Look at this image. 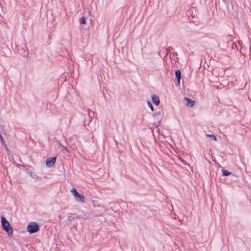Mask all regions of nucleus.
<instances>
[{
  "label": "nucleus",
  "instance_id": "4468645a",
  "mask_svg": "<svg viewBox=\"0 0 251 251\" xmlns=\"http://www.w3.org/2000/svg\"><path fill=\"white\" fill-rule=\"evenodd\" d=\"M30 176L32 178H33V179H35V180H38V179H40V177H38L36 174H33L32 173H30Z\"/></svg>",
  "mask_w": 251,
  "mask_h": 251
},
{
  "label": "nucleus",
  "instance_id": "b1692460",
  "mask_svg": "<svg viewBox=\"0 0 251 251\" xmlns=\"http://www.w3.org/2000/svg\"><path fill=\"white\" fill-rule=\"evenodd\" d=\"M215 76H216V77H219V75H215Z\"/></svg>",
  "mask_w": 251,
  "mask_h": 251
},
{
  "label": "nucleus",
  "instance_id": "20e7f679",
  "mask_svg": "<svg viewBox=\"0 0 251 251\" xmlns=\"http://www.w3.org/2000/svg\"><path fill=\"white\" fill-rule=\"evenodd\" d=\"M74 197L75 201H77V202L84 203L85 201V197L83 194L78 193L77 196H75Z\"/></svg>",
  "mask_w": 251,
  "mask_h": 251
},
{
  "label": "nucleus",
  "instance_id": "6e6552de",
  "mask_svg": "<svg viewBox=\"0 0 251 251\" xmlns=\"http://www.w3.org/2000/svg\"><path fill=\"white\" fill-rule=\"evenodd\" d=\"M152 100L154 104L158 105L160 103V99L158 96L155 95H152L151 96Z\"/></svg>",
  "mask_w": 251,
  "mask_h": 251
},
{
  "label": "nucleus",
  "instance_id": "5701e85b",
  "mask_svg": "<svg viewBox=\"0 0 251 251\" xmlns=\"http://www.w3.org/2000/svg\"><path fill=\"white\" fill-rule=\"evenodd\" d=\"M180 80L181 79H177V83L176 84V85H179L180 84Z\"/></svg>",
  "mask_w": 251,
  "mask_h": 251
},
{
  "label": "nucleus",
  "instance_id": "aec40b11",
  "mask_svg": "<svg viewBox=\"0 0 251 251\" xmlns=\"http://www.w3.org/2000/svg\"><path fill=\"white\" fill-rule=\"evenodd\" d=\"M59 148L60 147H62L63 149L64 150H65V151H67V152H69V151H68L67 147L63 146L60 143L59 144Z\"/></svg>",
  "mask_w": 251,
  "mask_h": 251
},
{
  "label": "nucleus",
  "instance_id": "f3484780",
  "mask_svg": "<svg viewBox=\"0 0 251 251\" xmlns=\"http://www.w3.org/2000/svg\"><path fill=\"white\" fill-rule=\"evenodd\" d=\"M79 23L82 25L85 24L86 23L85 18L84 17H82L81 18H80Z\"/></svg>",
  "mask_w": 251,
  "mask_h": 251
},
{
  "label": "nucleus",
  "instance_id": "2eb2a0df",
  "mask_svg": "<svg viewBox=\"0 0 251 251\" xmlns=\"http://www.w3.org/2000/svg\"><path fill=\"white\" fill-rule=\"evenodd\" d=\"M25 48H26V50H25L24 51L23 53V52H20V53L22 54V55H23V56H25L26 55H28V54L29 53L28 50H27V48L26 47V43H25Z\"/></svg>",
  "mask_w": 251,
  "mask_h": 251
},
{
  "label": "nucleus",
  "instance_id": "423d86ee",
  "mask_svg": "<svg viewBox=\"0 0 251 251\" xmlns=\"http://www.w3.org/2000/svg\"><path fill=\"white\" fill-rule=\"evenodd\" d=\"M184 100L186 101V105L190 107H192L195 103L194 100L188 98H185Z\"/></svg>",
  "mask_w": 251,
  "mask_h": 251
},
{
  "label": "nucleus",
  "instance_id": "ddd939ff",
  "mask_svg": "<svg viewBox=\"0 0 251 251\" xmlns=\"http://www.w3.org/2000/svg\"><path fill=\"white\" fill-rule=\"evenodd\" d=\"M71 193L73 195V196L74 197H75V196H77V194L78 193L76 190L75 188H73L71 190Z\"/></svg>",
  "mask_w": 251,
  "mask_h": 251
},
{
  "label": "nucleus",
  "instance_id": "f8f14e48",
  "mask_svg": "<svg viewBox=\"0 0 251 251\" xmlns=\"http://www.w3.org/2000/svg\"><path fill=\"white\" fill-rule=\"evenodd\" d=\"M222 171L223 173V176H227L231 174V172H228V171L224 170V169H223L222 170Z\"/></svg>",
  "mask_w": 251,
  "mask_h": 251
},
{
  "label": "nucleus",
  "instance_id": "6ab92c4d",
  "mask_svg": "<svg viewBox=\"0 0 251 251\" xmlns=\"http://www.w3.org/2000/svg\"><path fill=\"white\" fill-rule=\"evenodd\" d=\"M147 103H148V106L151 109V111H153L154 110L152 104L151 103V102L150 101H147Z\"/></svg>",
  "mask_w": 251,
  "mask_h": 251
},
{
  "label": "nucleus",
  "instance_id": "9b49d317",
  "mask_svg": "<svg viewBox=\"0 0 251 251\" xmlns=\"http://www.w3.org/2000/svg\"><path fill=\"white\" fill-rule=\"evenodd\" d=\"M166 75H167V77L170 78H172L174 76V73L172 70H169L167 71Z\"/></svg>",
  "mask_w": 251,
  "mask_h": 251
},
{
  "label": "nucleus",
  "instance_id": "f257e3e1",
  "mask_svg": "<svg viewBox=\"0 0 251 251\" xmlns=\"http://www.w3.org/2000/svg\"><path fill=\"white\" fill-rule=\"evenodd\" d=\"M1 222L2 224V229L6 231L9 235L13 234V230L8 221L4 217L2 216L1 218Z\"/></svg>",
  "mask_w": 251,
  "mask_h": 251
},
{
  "label": "nucleus",
  "instance_id": "f03ea898",
  "mask_svg": "<svg viewBox=\"0 0 251 251\" xmlns=\"http://www.w3.org/2000/svg\"><path fill=\"white\" fill-rule=\"evenodd\" d=\"M27 230L30 233H35L39 230V226L35 222H32L28 225Z\"/></svg>",
  "mask_w": 251,
  "mask_h": 251
},
{
  "label": "nucleus",
  "instance_id": "4be33fe9",
  "mask_svg": "<svg viewBox=\"0 0 251 251\" xmlns=\"http://www.w3.org/2000/svg\"><path fill=\"white\" fill-rule=\"evenodd\" d=\"M77 218H78V217H77V216L76 217L70 216V217H69L68 220H70V221H72V220H73L74 219H77Z\"/></svg>",
  "mask_w": 251,
  "mask_h": 251
},
{
  "label": "nucleus",
  "instance_id": "dca6fc26",
  "mask_svg": "<svg viewBox=\"0 0 251 251\" xmlns=\"http://www.w3.org/2000/svg\"><path fill=\"white\" fill-rule=\"evenodd\" d=\"M206 136L207 137H210L213 140H214V141L217 140V138H216V136L213 134H206Z\"/></svg>",
  "mask_w": 251,
  "mask_h": 251
},
{
  "label": "nucleus",
  "instance_id": "412c9836",
  "mask_svg": "<svg viewBox=\"0 0 251 251\" xmlns=\"http://www.w3.org/2000/svg\"><path fill=\"white\" fill-rule=\"evenodd\" d=\"M100 222H104L106 220V219L103 216H100V218L99 219Z\"/></svg>",
  "mask_w": 251,
  "mask_h": 251
},
{
  "label": "nucleus",
  "instance_id": "9d476101",
  "mask_svg": "<svg viewBox=\"0 0 251 251\" xmlns=\"http://www.w3.org/2000/svg\"><path fill=\"white\" fill-rule=\"evenodd\" d=\"M175 74L176 76V78H181V72L180 70H177L175 71Z\"/></svg>",
  "mask_w": 251,
  "mask_h": 251
},
{
  "label": "nucleus",
  "instance_id": "0eeeda50",
  "mask_svg": "<svg viewBox=\"0 0 251 251\" xmlns=\"http://www.w3.org/2000/svg\"><path fill=\"white\" fill-rule=\"evenodd\" d=\"M153 117H154V119L156 121L157 123H160L162 119V117L160 114V112H155L153 115Z\"/></svg>",
  "mask_w": 251,
  "mask_h": 251
},
{
  "label": "nucleus",
  "instance_id": "a211bd4d",
  "mask_svg": "<svg viewBox=\"0 0 251 251\" xmlns=\"http://www.w3.org/2000/svg\"><path fill=\"white\" fill-rule=\"evenodd\" d=\"M0 140L2 144L4 145V146L6 148V145L5 144V141L4 140L2 136L0 134Z\"/></svg>",
  "mask_w": 251,
  "mask_h": 251
},
{
  "label": "nucleus",
  "instance_id": "1a4fd4ad",
  "mask_svg": "<svg viewBox=\"0 0 251 251\" xmlns=\"http://www.w3.org/2000/svg\"><path fill=\"white\" fill-rule=\"evenodd\" d=\"M228 12L231 13L233 17H237L238 16V14L237 12L234 10L233 6L231 4V9L228 8Z\"/></svg>",
  "mask_w": 251,
  "mask_h": 251
},
{
  "label": "nucleus",
  "instance_id": "39448f33",
  "mask_svg": "<svg viewBox=\"0 0 251 251\" xmlns=\"http://www.w3.org/2000/svg\"><path fill=\"white\" fill-rule=\"evenodd\" d=\"M228 79H222V83H220V85H216L214 86L216 87L218 89H222L229 84Z\"/></svg>",
  "mask_w": 251,
  "mask_h": 251
},
{
  "label": "nucleus",
  "instance_id": "7ed1b4c3",
  "mask_svg": "<svg viewBox=\"0 0 251 251\" xmlns=\"http://www.w3.org/2000/svg\"><path fill=\"white\" fill-rule=\"evenodd\" d=\"M56 157H50L46 161V165L48 167H52L56 162Z\"/></svg>",
  "mask_w": 251,
  "mask_h": 251
}]
</instances>
